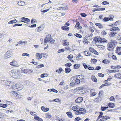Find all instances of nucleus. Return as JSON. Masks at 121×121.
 <instances>
[{"instance_id": "1", "label": "nucleus", "mask_w": 121, "mask_h": 121, "mask_svg": "<svg viewBox=\"0 0 121 121\" xmlns=\"http://www.w3.org/2000/svg\"><path fill=\"white\" fill-rule=\"evenodd\" d=\"M13 71V72H12L13 77L16 79L19 78L21 75L20 70H14Z\"/></svg>"}, {"instance_id": "2", "label": "nucleus", "mask_w": 121, "mask_h": 121, "mask_svg": "<svg viewBox=\"0 0 121 121\" xmlns=\"http://www.w3.org/2000/svg\"><path fill=\"white\" fill-rule=\"evenodd\" d=\"M116 43L115 40L113 39L111 40L110 42L107 44L108 48L107 49L108 50H110L109 49L112 48V47H114Z\"/></svg>"}, {"instance_id": "3", "label": "nucleus", "mask_w": 121, "mask_h": 121, "mask_svg": "<svg viewBox=\"0 0 121 121\" xmlns=\"http://www.w3.org/2000/svg\"><path fill=\"white\" fill-rule=\"evenodd\" d=\"M110 17H105L104 18L103 21L104 22H108L109 20L113 21L114 16L112 15H109Z\"/></svg>"}, {"instance_id": "4", "label": "nucleus", "mask_w": 121, "mask_h": 121, "mask_svg": "<svg viewBox=\"0 0 121 121\" xmlns=\"http://www.w3.org/2000/svg\"><path fill=\"white\" fill-rule=\"evenodd\" d=\"M51 36L50 35H47L46 37L44 39V42L46 43L50 41Z\"/></svg>"}, {"instance_id": "5", "label": "nucleus", "mask_w": 121, "mask_h": 121, "mask_svg": "<svg viewBox=\"0 0 121 121\" xmlns=\"http://www.w3.org/2000/svg\"><path fill=\"white\" fill-rule=\"evenodd\" d=\"M21 19L22 20H21V21L25 23H27V22L30 21V19L27 18L22 17L21 18Z\"/></svg>"}, {"instance_id": "6", "label": "nucleus", "mask_w": 121, "mask_h": 121, "mask_svg": "<svg viewBox=\"0 0 121 121\" xmlns=\"http://www.w3.org/2000/svg\"><path fill=\"white\" fill-rule=\"evenodd\" d=\"M83 98L81 97H79L77 98L75 100L76 103H78L81 102L83 100Z\"/></svg>"}, {"instance_id": "7", "label": "nucleus", "mask_w": 121, "mask_h": 121, "mask_svg": "<svg viewBox=\"0 0 121 121\" xmlns=\"http://www.w3.org/2000/svg\"><path fill=\"white\" fill-rule=\"evenodd\" d=\"M10 94L12 96H14L15 97H19V95L16 92L13 91L10 92Z\"/></svg>"}, {"instance_id": "8", "label": "nucleus", "mask_w": 121, "mask_h": 121, "mask_svg": "<svg viewBox=\"0 0 121 121\" xmlns=\"http://www.w3.org/2000/svg\"><path fill=\"white\" fill-rule=\"evenodd\" d=\"M116 53L118 55L121 54V47H117L116 50Z\"/></svg>"}, {"instance_id": "9", "label": "nucleus", "mask_w": 121, "mask_h": 121, "mask_svg": "<svg viewBox=\"0 0 121 121\" xmlns=\"http://www.w3.org/2000/svg\"><path fill=\"white\" fill-rule=\"evenodd\" d=\"M109 30L110 31H114L116 30L118 32L120 30V29L118 27H115L111 28Z\"/></svg>"}, {"instance_id": "10", "label": "nucleus", "mask_w": 121, "mask_h": 121, "mask_svg": "<svg viewBox=\"0 0 121 121\" xmlns=\"http://www.w3.org/2000/svg\"><path fill=\"white\" fill-rule=\"evenodd\" d=\"M10 55L11 54L9 53V51H8L5 54L4 56V57L5 59H7L10 57L11 56Z\"/></svg>"}, {"instance_id": "11", "label": "nucleus", "mask_w": 121, "mask_h": 121, "mask_svg": "<svg viewBox=\"0 0 121 121\" xmlns=\"http://www.w3.org/2000/svg\"><path fill=\"white\" fill-rule=\"evenodd\" d=\"M44 28L43 26H40L38 27V28H37V31L38 32H39L40 31L43 30Z\"/></svg>"}, {"instance_id": "12", "label": "nucleus", "mask_w": 121, "mask_h": 121, "mask_svg": "<svg viewBox=\"0 0 121 121\" xmlns=\"http://www.w3.org/2000/svg\"><path fill=\"white\" fill-rule=\"evenodd\" d=\"M10 64L11 65L13 66H18V65L17 64V62L16 61H12V62H10Z\"/></svg>"}, {"instance_id": "13", "label": "nucleus", "mask_w": 121, "mask_h": 121, "mask_svg": "<svg viewBox=\"0 0 121 121\" xmlns=\"http://www.w3.org/2000/svg\"><path fill=\"white\" fill-rule=\"evenodd\" d=\"M101 38L100 37L98 38L97 37H95L94 39L96 42H100Z\"/></svg>"}, {"instance_id": "14", "label": "nucleus", "mask_w": 121, "mask_h": 121, "mask_svg": "<svg viewBox=\"0 0 121 121\" xmlns=\"http://www.w3.org/2000/svg\"><path fill=\"white\" fill-rule=\"evenodd\" d=\"M41 109L44 112H47L49 110V108H45L43 106H42L41 107Z\"/></svg>"}, {"instance_id": "15", "label": "nucleus", "mask_w": 121, "mask_h": 121, "mask_svg": "<svg viewBox=\"0 0 121 121\" xmlns=\"http://www.w3.org/2000/svg\"><path fill=\"white\" fill-rule=\"evenodd\" d=\"M114 76L117 78L121 79V74L119 73H117V74L114 75Z\"/></svg>"}, {"instance_id": "16", "label": "nucleus", "mask_w": 121, "mask_h": 121, "mask_svg": "<svg viewBox=\"0 0 121 121\" xmlns=\"http://www.w3.org/2000/svg\"><path fill=\"white\" fill-rule=\"evenodd\" d=\"M108 105L109 107L112 108L115 107L114 104L112 103H108Z\"/></svg>"}, {"instance_id": "17", "label": "nucleus", "mask_w": 121, "mask_h": 121, "mask_svg": "<svg viewBox=\"0 0 121 121\" xmlns=\"http://www.w3.org/2000/svg\"><path fill=\"white\" fill-rule=\"evenodd\" d=\"M66 114L70 118H72L73 117L72 113L69 112L66 113Z\"/></svg>"}, {"instance_id": "18", "label": "nucleus", "mask_w": 121, "mask_h": 121, "mask_svg": "<svg viewBox=\"0 0 121 121\" xmlns=\"http://www.w3.org/2000/svg\"><path fill=\"white\" fill-rule=\"evenodd\" d=\"M91 79L94 82H97V79L94 76L92 75L91 76Z\"/></svg>"}, {"instance_id": "19", "label": "nucleus", "mask_w": 121, "mask_h": 121, "mask_svg": "<svg viewBox=\"0 0 121 121\" xmlns=\"http://www.w3.org/2000/svg\"><path fill=\"white\" fill-rule=\"evenodd\" d=\"M73 56L72 55L70 54L68 56L67 58H68L69 60L71 61L72 62H73L74 61L73 60H72V58L73 57Z\"/></svg>"}, {"instance_id": "20", "label": "nucleus", "mask_w": 121, "mask_h": 121, "mask_svg": "<svg viewBox=\"0 0 121 121\" xmlns=\"http://www.w3.org/2000/svg\"><path fill=\"white\" fill-rule=\"evenodd\" d=\"M80 24L79 22H77L76 25L75 26V27H78L79 29H81L82 27L80 26Z\"/></svg>"}, {"instance_id": "21", "label": "nucleus", "mask_w": 121, "mask_h": 121, "mask_svg": "<svg viewBox=\"0 0 121 121\" xmlns=\"http://www.w3.org/2000/svg\"><path fill=\"white\" fill-rule=\"evenodd\" d=\"M96 25L99 26L100 28H102L103 27V26L101 23H96L95 24Z\"/></svg>"}, {"instance_id": "22", "label": "nucleus", "mask_w": 121, "mask_h": 121, "mask_svg": "<svg viewBox=\"0 0 121 121\" xmlns=\"http://www.w3.org/2000/svg\"><path fill=\"white\" fill-rule=\"evenodd\" d=\"M61 28L62 29L66 30H69V27L67 26H62L61 27Z\"/></svg>"}, {"instance_id": "23", "label": "nucleus", "mask_w": 121, "mask_h": 121, "mask_svg": "<svg viewBox=\"0 0 121 121\" xmlns=\"http://www.w3.org/2000/svg\"><path fill=\"white\" fill-rule=\"evenodd\" d=\"M66 73H69L71 71V69L69 68H66L65 69Z\"/></svg>"}, {"instance_id": "24", "label": "nucleus", "mask_w": 121, "mask_h": 121, "mask_svg": "<svg viewBox=\"0 0 121 121\" xmlns=\"http://www.w3.org/2000/svg\"><path fill=\"white\" fill-rule=\"evenodd\" d=\"M25 3L24 2L21 1L19 2L18 3V4L20 6L24 5H25Z\"/></svg>"}, {"instance_id": "25", "label": "nucleus", "mask_w": 121, "mask_h": 121, "mask_svg": "<svg viewBox=\"0 0 121 121\" xmlns=\"http://www.w3.org/2000/svg\"><path fill=\"white\" fill-rule=\"evenodd\" d=\"M36 56L39 59H41L42 58V56L39 53H37L36 54Z\"/></svg>"}, {"instance_id": "26", "label": "nucleus", "mask_w": 121, "mask_h": 121, "mask_svg": "<svg viewBox=\"0 0 121 121\" xmlns=\"http://www.w3.org/2000/svg\"><path fill=\"white\" fill-rule=\"evenodd\" d=\"M61 9L63 10H66L68 9V6L65 5L64 6L61 7Z\"/></svg>"}, {"instance_id": "27", "label": "nucleus", "mask_w": 121, "mask_h": 121, "mask_svg": "<svg viewBox=\"0 0 121 121\" xmlns=\"http://www.w3.org/2000/svg\"><path fill=\"white\" fill-rule=\"evenodd\" d=\"M80 65L79 64H75L74 65L73 67L74 69H78L80 67Z\"/></svg>"}, {"instance_id": "28", "label": "nucleus", "mask_w": 121, "mask_h": 121, "mask_svg": "<svg viewBox=\"0 0 121 121\" xmlns=\"http://www.w3.org/2000/svg\"><path fill=\"white\" fill-rule=\"evenodd\" d=\"M51 117V115L50 114L48 113L46 114V117L47 118H50Z\"/></svg>"}, {"instance_id": "29", "label": "nucleus", "mask_w": 121, "mask_h": 121, "mask_svg": "<svg viewBox=\"0 0 121 121\" xmlns=\"http://www.w3.org/2000/svg\"><path fill=\"white\" fill-rule=\"evenodd\" d=\"M63 69L61 68H59V69L56 70V72L58 73H60L62 71Z\"/></svg>"}, {"instance_id": "30", "label": "nucleus", "mask_w": 121, "mask_h": 121, "mask_svg": "<svg viewBox=\"0 0 121 121\" xmlns=\"http://www.w3.org/2000/svg\"><path fill=\"white\" fill-rule=\"evenodd\" d=\"M74 35L77 37L81 38L82 37V36L80 34H74Z\"/></svg>"}, {"instance_id": "31", "label": "nucleus", "mask_w": 121, "mask_h": 121, "mask_svg": "<svg viewBox=\"0 0 121 121\" xmlns=\"http://www.w3.org/2000/svg\"><path fill=\"white\" fill-rule=\"evenodd\" d=\"M102 62L104 63L107 64L109 63V61L107 59H104L103 61Z\"/></svg>"}, {"instance_id": "32", "label": "nucleus", "mask_w": 121, "mask_h": 121, "mask_svg": "<svg viewBox=\"0 0 121 121\" xmlns=\"http://www.w3.org/2000/svg\"><path fill=\"white\" fill-rule=\"evenodd\" d=\"M4 117V114L0 112V118H3Z\"/></svg>"}, {"instance_id": "33", "label": "nucleus", "mask_w": 121, "mask_h": 121, "mask_svg": "<svg viewBox=\"0 0 121 121\" xmlns=\"http://www.w3.org/2000/svg\"><path fill=\"white\" fill-rule=\"evenodd\" d=\"M27 42L26 41H20L18 43L20 44H26Z\"/></svg>"}, {"instance_id": "34", "label": "nucleus", "mask_w": 121, "mask_h": 121, "mask_svg": "<svg viewBox=\"0 0 121 121\" xmlns=\"http://www.w3.org/2000/svg\"><path fill=\"white\" fill-rule=\"evenodd\" d=\"M98 47L101 50H103L104 48V47L102 45H98Z\"/></svg>"}, {"instance_id": "35", "label": "nucleus", "mask_w": 121, "mask_h": 121, "mask_svg": "<svg viewBox=\"0 0 121 121\" xmlns=\"http://www.w3.org/2000/svg\"><path fill=\"white\" fill-rule=\"evenodd\" d=\"M27 69H24L21 71V73H25L26 74H28V73H27Z\"/></svg>"}, {"instance_id": "36", "label": "nucleus", "mask_w": 121, "mask_h": 121, "mask_svg": "<svg viewBox=\"0 0 121 121\" xmlns=\"http://www.w3.org/2000/svg\"><path fill=\"white\" fill-rule=\"evenodd\" d=\"M117 33H116V32H111L110 33V35L111 37H112L114 36L115 35L117 34Z\"/></svg>"}, {"instance_id": "37", "label": "nucleus", "mask_w": 121, "mask_h": 121, "mask_svg": "<svg viewBox=\"0 0 121 121\" xmlns=\"http://www.w3.org/2000/svg\"><path fill=\"white\" fill-rule=\"evenodd\" d=\"M47 74L44 73L41 75V77L42 78H44L46 77L47 76Z\"/></svg>"}, {"instance_id": "38", "label": "nucleus", "mask_w": 121, "mask_h": 121, "mask_svg": "<svg viewBox=\"0 0 121 121\" xmlns=\"http://www.w3.org/2000/svg\"><path fill=\"white\" fill-rule=\"evenodd\" d=\"M65 51V49L63 48L61 49H59L58 51L57 52L58 53H60L61 52H63Z\"/></svg>"}, {"instance_id": "39", "label": "nucleus", "mask_w": 121, "mask_h": 121, "mask_svg": "<svg viewBox=\"0 0 121 121\" xmlns=\"http://www.w3.org/2000/svg\"><path fill=\"white\" fill-rule=\"evenodd\" d=\"M77 78L75 80V83L77 84H79L80 82V80L78 79Z\"/></svg>"}, {"instance_id": "40", "label": "nucleus", "mask_w": 121, "mask_h": 121, "mask_svg": "<svg viewBox=\"0 0 121 121\" xmlns=\"http://www.w3.org/2000/svg\"><path fill=\"white\" fill-rule=\"evenodd\" d=\"M97 60L95 59H92L91 60V63L93 62L94 63H96L97 62Z\"/></svg>"}, {"instance_id": "41", "label": "nucleus", "mask_w": 121, "mask_h": 121, "mask_svg": "<svg viewBox=\"0 0 121 121\" xmlns=\"http://www.w3.org/2000/svg\"><path fill=\"white\" fill-rule=\"evenodd\" d=\"M101 4H102L106 5L108 4L109 3L107 1H104L102 2Z\"/></svg>"}, {"instance_id": "42", "label": "nucleus", "mask_w": 121, "mask_h": 121, "mask_svg": "<svg viewBox=\"0 0 121 121\" xmlns=\"http://www.w3.org/2000/svg\"><path fill=\"white\" fill-rule=\"evenodd\" d=\"M88 69L89 70H92L94 69V67H91L90 65L88 66Z\"/></svg>"}, {"instance_id": "43", "label": "nucleus", "mask_w": 121, "mask_h": 121, "mask_svg": "<svg viewBox=\"0 0 121 121\" xmlns=\"http://www.w3.org/2000/svg\"><path fill=\"white\" fill-rule=\"evenodd\" d=\"M71 65H72L71 64L69 63H68L65 65V66H66V67H69L71 66Z\"/></svg>"}, {"instance_id": "44", "label": "nucleus", "mask_w": 121, "mask_h": 121, "mask_svg": "<svg viewBox=\"0 0 121 121\" xmlns=\"http://www.w3.org/2000/svg\"><path fill=\"white\" fill-rule=\"evenodd\" d=\"M101 68V67H100L99 66H97L95 69V70H99Z\"/></svg>"}, {"instance_id": "45", "label": "nucleus", "mask_w": 121, "mask_h": 121, "mask_svg": "<svg viewBox=\"0 0 121 121\" xmlns=\"http://www.w3.org/2000/svg\"><path fill=\"white\" fill-rule=\"evenodd\" d=\"M110 100L111 101H115V99L114 97L113 96H112L110 97Z\"/></svg>"}, {"instance_id": "46", "label": "nucleus", "mask_w": 121, "mask_h": 121, "mask_svg": "<svg viewBox=\"0 0 121 121\" xmlns=\"http://www.w3.org/2000/svg\"><path fill=\"white\" fill-rule=\"evenodd\" d=\"M107 40L105 39H102L101 38L100 42L102 43L103 42H106Z\"/></svg>"}, {"instance_id": "47", "label": "nucleus", "mask_w": 121, "mask_h": 121, "mask_svg": "<svg viewBox=\"0 0 121 121\" xmlns=\"http://www.w3.org/2000/svg\"><path fill=\"white\" fill-rule=\"evenodd\" d=\"M117 40H121V35H118L117 38Z\"/></svg>"}, {"instance_id": "48", "label": "nucleus", "mask_w": 121, "mask_h": 121, "mask_svg": "<svg viewBox=\"0 0 121 121\" xmlns=\"http://www.w3.org/2000/svg\"><path fill=\"white\" fill-rule=\"evenodd\" d=\"M112 59L114 60H117V58L116 56L113 55L112 56Z\"/></svg>"}, {"instance_id": "49", "label": "nucleus", "mask_w": 121, "mask_h": 121, "mask_svg": "<svg viewBox=\"0 0 121 121\" xmlns=\"http://www.w3.org/2000/svg\"><path fill=\"white\" fill-rule=\"evenodd\" d=\"M96 94V93L95 92H93L91 93L90 95V96H93L95 95Z\"/></svg>"}, {"instance_id": "50", "label": "nucleus", "mask_w": 121, "mask_h": 121, "mask_svg": "<svg viewBox=\"0 0 121 121\" xmlns=\"http://www.w3.org/2000/svg\"><path fill=\"white\" fill-rule=\"evenodd\" d=\"M22 25V24H16L14 25L13 27H15L16 26H21Z\"/></svg>"}, {"instance_id": "51", "label": "nucleus", "mask_w": 121, "mask_h": 121, "mask_svg": "<svg viewBox=\"0 0 121 121\" xmlns=\"http://www.w3.org/2000/svg\"><path fill=\"white\" fill-rule=\"evenodd\" d=\"M22 56H29V55L27 53H24L22 54Z\"/></svg>"}, {"instance_id": "52", "label": "nucleus", "mask_w": 121, "mask_h": 121, "mask_svg": "<svg viewBox=\"0 0 121 121\" xmlns=\"http://www.w3.org/2000/svg\"><path fill=\"white\" fill-rule=\"evenodd\" d=\"M98 75L99 77H103L104 75V74L99 73H98Z\"/></svg>"}, {"instance_id": "53", "label": "nucleus", "mask_w": 121, "mask_h": 121, "mask_svg": "<svg viewBox=\"0 0 121 121\" xmlns=\"http://www.w3.org/2000/svg\"><path fill=\"white\" fill-rule=\"evenodd\" d=\"M77 112L78 113V114L79 115L80 114H84V112H82V111H77Z\"/></svg>"}, {"instance_id": "54", "label": "nucleus", "mask_w": 121, "mask_h": 121, "mask_svg": "<svg viewBox=\"0 0 121 121\" xmlns=\"http://www.w3.org/2000/svg\"><path fill=\"white\" fill-rule=\"evenodd\" d=\"M87 36L86 35V38L87 39V40H89L91 39L92 38L90 37V36L88 35V36L87 37Z\"/></svg>"}, {"instance_id": "55", "label": "nucleus", "mask_w": 121, "mask_h": 121, "mask_svg": "<svg viewBox=\"0 0 121 121\" xmlns=\"http://www.w3.org/2000/svg\"><path fill=\"white\" fill-rule=\"evenodd\" d=\"M78 76H79V78L80 79H83V78L84 77V76L82 75H79Z\"/></svg>"}, {"instance_id": "56", "label": "nucleus", "mask_w": 121, "mask_h": 121, "mask_svg": "<svg viewBox=\"0 0 121 121\" xmlns=\"http://www.w3.org/2000/svg\"><path fill=\"white\" fill-rule=\"evenodd\" d=\"M36 24H34L31 25V26H28L30 27L33 28V27H36Z\"/></svg>"}, {"instance_id": "57", "label": "nucleus", "mask_w": 121, "mask_h": 121, "mask_svg": "<svg viewBox=\"0 0 121 121\" xmlns=\"http://www.w3.org/2000/svg\"><path fill=\"white\" fill-rule=\"evenodd\" d=\"M80 118L79 117H78L75 118L74 119V120L76 121H79L80 119Z\"/></svg>"}, {"instance_id": "58", "label": "nucleus", "mask_w": 121, "mask_h": 121, "mask_svg": "<svg viewBox=\"0 0 121 121\" xmlns=\"http://www.w3.org/2000/svg\"><path fill=\"white\" fill-rule=\"evenodd\" d=\"M104 81L105 82V83L104 84L105 86H108L109 85L108 83V82L107 80H105Z\"/></svg>"}, {"instance_id": "59", "label": "nucleus", "mask_w": 121, "mask_h": 121, "mask_svg": "<svg viewBox=\"0 0 121 121\" xmlns=\"http://www.w3.org/2000/svg\"><path fill=\"white\" fill-rule=\"evenodd\" d=\"M83 65L85 69H86L87 68H88V66H87L85 63H84Z\"/></svg>"}, {"instance_id": "60", "label": "nucleus", "mask_w": 121, "mask_h": 121, "mask_svg": "<svg viewBox=\"0 0 121 121\" xmlns=\"http://www.w3.org/2000/svg\"><path fill=\"white\" fill-rule=\"evenodd\" d=\"M80 14L82 16L84 17H85L87 16L86 14L84 13H81Z\"/></svg>"}, {"instance_id": "61", "label": "nucleus", "mask_w": 121, "mask_h": 121, "mask_svg": "<svg viewBox=\"0 0 121 121\" xmlns=\"http://www.w3.org/2000/svg\"><path fill=\"white\" fill-rule=\"evenodd\" d=\"M106 108L105 107L101 106V110L102 111H104L105 110Z\"/></svg>"}, {"instance_id": "62", "label": "nucleus", "mask_w": 121, "mask_h": 121, "mask_svg": "<svg viewBox=\"0 0 121 121\" xmlns=\"http://www.w3.org/2000/svg\"><path fill=\"white\" fill-rule=\"evenodd\" d=\"M4 82V83L5 84L8 86V85L9 84V81H5Z\"/></svg>"}, {"instance_id": "63", "label": "nucleus", "mask_w": 121, "mask_h": 121, "mask_svg": "<svg viewBox=\"0 0 121 121\" xmlns=\"http://www.w3.org/2000/svg\"><path fill=\"white\" fill-rule=\"evenodd\" d=\"M107 34V33L105 31H103L101 32V34L103 35H106Z\"/></svg>"}, {"instance_id": "64", "label": "nucleus", "mask_w": 121, "mask_h": 121, "mask_svg": "<svg viewBox=\"0 0 121 121\" xmlns=\"http://www.w3.org/2000/svg\"><path fill=\"white\" fill-rule=\"evenodd\" d=\"M69 45V43L68 42H65L63 44V45L64 46L68 45Z\"/></svg>"}]
</instances>
